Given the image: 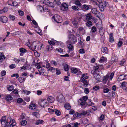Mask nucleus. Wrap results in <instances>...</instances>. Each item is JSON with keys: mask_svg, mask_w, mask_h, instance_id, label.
I'll return each instance as SVG.
<instances>
[{"mask_svg": "<svg viewBox=\"0 0 127 127\" xmlns=\"http://www.w3.org/2000/svg\"><path fill=\"white\" fill-rule=\"evenodd\" d=\"M6 117L3 116L0 119V122L2 127H8L9 126L10 127H13L16 124V123L14 119L12 120L11 124H10L12 119L11 117H9L6 120Z\"/></svg>", "mask_w": 127, "mask_h": 127, "instance_id": "1", "label": "nucleus"}, {"mask_svg": "<svg viewBox=\"0 0 127 127\" xmlns=\"http://www.w3.org/2000/svg\"><path fill=\"white\" fill-rule=\"evenodd\" d=\"M87 99V96L86 95L82 97V99L81 98L78 100V103L81 106L82 108H85L86 106L85 105L86 103H87L86 101Z\"/></svg>", "mask_w": 127, "mask_h": 127, "instance_id": "2", "label": "nucleus"}, {"mask_svg": "<svg viewBox=\"0 0 127 127\" xmlns=\"http://www.w3.org/2000/svg\"><path fill=\"white\" fill-rule=\"evenodd\" d=\"M42 46V44L40 42L37 41H34L32 43V46L33 49L40 50Z\"/></svg>", "mask_w": 127, "mask_h": 127, "instance_id": "3", "label": "nucleus"}, {"mask_svg": "<svg viewBox=\"0 0 127 127\" xmlns=\"http://www.w3.org/2000/svg\"><path fill=\"white\" fill-rule=\"evenodd\" d=\"M38 104L41 107H45L48 106V104L46 99H40L38 102Z\"/></svg>", "mask_w": 127, "mask_h": 127, "instance_id": "4", "label": "nucleus"}, {"mask_svg": "<svg viewBox=\"0 0 127 127\" xmlns=\"http://www.w3.org/2000/svg\"><path fill=\"white\" fill-rule=\"evenodd\" d=\"M103 68V65H102L97 64H96L95 65L93 69L94 71H92L93 73H97L100 70L102 69Z\"/></svg>", "mask_w": 127, "mask_h": 127, "instance_id": "5", "label": "nucleus"}, {"mask_svg": "<svg viewBox=\"0 0 127 127\" xmlns=\"http://www.w3.org/2000/svg\"><path fill=\"white\" fill-rule=\"evenodd\" d=\"M54 21L58 23H60L62 22V20L60 16L57 14L55 15L52 17Z\"/></svg>", "mask_w": 127, "mask_h": 127, "instance_id": "6", "label": "nucleus"}, {"mask_svg": "<svg viewBox=\"0 0 127 127\" xmlns=\"http://www.w3.org/2000/svg\"><path fill=\"white\" fill-rule=\"evenodd\" d=\"M69 42L71 43L74 44L76 42L77 40L75 36L72 34H70L69 36Z\"/></svg>", "mask_w": 127, "mask_h": 127, "instance_id": "7", "label": "nucleus"}, {"mask_svg": "<svg viewBox=\"0 0 127 127\" xmlns=\"http://www.w3.org/2000/svg\"><path fill=\"white\" fill-rule=\"evenodd\" d=\"M67 4L65 3H63L61 6V8L62 10L65 11L68 9Z\"/></svg>", "mask_w": 127, "mask_h": 127, "instance_id": "8", "label": "nucleus"}, {"mask_svg": "<svg viewBox=\"0 0 127 127\" xmlns=\"http://www.w3.org/2000/svg\"><path fill=\"white\" fill-rule=\"evenodd\" d=\"M91 73L94 75V77L96 80L98 81H100V77L98 73H93V71H91Z\"/></svg>", "mask_w": 127, "mask_h": 127, "instance_id": "9", "label": "nucleus"}, {"mask_svg": "<svg viewBox=\"0 0 127 127\" xmlns=\"http://www.w3.org/2000/svg\"><path fill=\"white\" fill-rule=\"evenodd\" d=\"M91 12H92L94 14L96 15V16L98 18H99V17L98 16V14H99L100 13L97 11L96 8H93L92 9Z\"/></svg>", "mask_w": 127, "mask_h": 127, "instance_id": "10", "label": "nucleus"}, {"mask_svg": "<svg viewBox=\"0 0 127 127\" xmlns=\"http://www.w3.org/2000/svg\"><path fill=\"white\" fill-rule=\"evenodd\" d=\"M8 19L6 16H2L0 17V21L3 23L6 22Z\"/></svg>", "mask_w": 127, "mask_h": 127, "instance_id": "11", "label": "nucleus"}, {"mask_svg": "<svg viewBox=\"0 0 127 127\" xmlns=\"http://www.w3.org/2000/svg\"><path fill=\"white\" fill-rule=\"evenodd\" d=\"M71 72L75 74L77 72L80 73V74L81 73V72L80 71L78 70L77 68L74 67H73L71 69Z\"/></svg>", "mask_w": 127, "mask_h": 127, "instance_id": "12", "label": "nucleus"}, {"mask_svg": "<svg viewBox=\"0 0 127 127\" xmlns=\"http://www.w3.org/2000/svg\"><path fill=\"white\" fill-rule=\"evenodd\" d=\"M101 50L102 54V55H104L106 54H107L108 52L107 48L105 47H102L101 48Z\"/></svg>", "mask_w": 127, "mask_h": 127, "instance_id": "13", "label": "nucleus"}, {"mask_svg": "<svg viewBox=\"0 0 127 127\" xmlns=\"http://www.w3.org/2000/svg\"><path fill=\"white\" fill-rule=\"evenodd\" d=\"M37 7L38 10L40 12H42L43 10L46 12H47L49 11L48 9L47 10L44 9L43 7L41 5L38 6Z\"/></svg>", "mask_w": 127, "mask_h": 127, "instance_id": "14", "label": "nucleus"}, {"mask_svg": "<svg viewBox=\"0 0 127 127\" xmlns=\"http://www.w3.org/2000/svg\"><path fill=\"white\" fill-rule=\"evenodd\" d=\"M87 74H83L81 77L82 81L83 83L87 82L86 79L87 78V77L86 75Z\"/></svg>", "mask_w": 127, "mask_h": 127, "instance_id": "15", "label": "nucleus"}, {"mask_svg": "<svg viewBox=\"0 0 127 127\" xmlns=\"http://www.w3.org/2000/svg\"><path fill=\"white\" fill-rule=\"evenodd\" d=\"M58 100L60 102H63L64 101V97L62 95H60L58 97Z\"/></svg>", "mask_w": 127, "mask_h": 127, "instance_id": "16", "label": "nucleus"}, {"mask_svg": "<svg viewBox=\"0 0 127 127\" xmlns=\"http://www.w3.org/2000/svg\"><path fill=\"white\" fill-rule=\"evenodd\" d=\"M71 21L72 24L75 27H78L79 26L78 23L75 19H72Z\"/></svg>", "mask_w": 127, "mask_h": 127, "instance_id": "17", "label": "nucleus"}, {"mask_svg": "<svg viewBox=\"0 0 127 127\" xmlns=\"http://www.w3.org/2000/svg\"><path fill=\"white\" fill-rule=\"evenodd\" d=\"M73 116L75 118H79L81 117V115L78 112H76L74 114Z\"/></svg>", "mask_w": 127, "mask_h": 127, "instance_id": "18", "label": "nucleus"}, {"mask_svg": "<svg viewBox=\"0 0 127 127\" xmlns=\"http://www.w3.org/2000/svg\"><path fill=\"white\" fill-rule=\"evenodd\" d=\"M107 61V58L105 57L102 56L99 60V62L100 63H102L103 62H106Z\"/></svg>", "mask_w": 127, "mask_h": 127, "instance_id": "19", "label": "nucleus"}, {"mask_svg": "<svg viewBox=\"0 0 127 127\" xmlns=\"http://www.w3.org/2000/svg\"><path fill=\"white\" fill-rule=\"evenodd\" d=\"M127 82H123L121 84V86L124 90H127V87H126Z\"/></svg>", "mask_w": 127, "mask_h": 127, "instance_id": "20", "label": "nucleus"}, {"mask_svg": "<svg viewBox=\"0 0 127 127\" xmlns=\"http://www.w3.org/2000/svg\"><path fill=\"white\" fill-rule=\"evenodd\" d=\"M109 76L107 75L104 76L103 78V82L104 84H106L108 80Z\"/></svg>", "mask_w": 127, "mask_h": 127, "instance_id": "21", "label": "nucleus"}, {"mask_svg": "<svg viewBox=\"0 0 127 127\" xmlns=\"http://www.w3.org/2000/svg\"><path fill=\"white\" fill-rule=\"evenodd\" d=\"M47 99L48 101L51 103H52L54 102V99L52 96H50L48 97Z\"/></svg>", "mask_w": 127, "mask_h": 127, "instance_id": "22", "label": "nucleus"}, {"mask_svg": "<svg viewBox=\"0 0 127 127\" xmlns=\"http://www.w3.org/2000/svg\"><path fill=\"white\" fill-rule=\"evenodd\" d=\"M8 4L9 5L16 6L18 5V3L15 1L13 2H11L10 3H8Z\"/></svg>", "mask_w": 127, "mask_h": 127, "instance_id": "23", "label": "nucleus"}, {"mask_svg": "<svg viewBox=\"0 0 127 127\" xmlns=\"http://www.w3.org/2000/svg\"><path fill=\"white\" fill-rule=\"evenodd\" d=\"M114 41L113 34L112 33H111L109 35V41L110 42H112Z\"/></svg>", "mask_w": 127, "mask_h": 127, "instance_id": "24", "label": "nucleus"}, {"mask_svg": "<svg viewBox=\"0 0 127 127\" xmlns=\"http://www.w3.org/2000/svg\"><path fill=\"white\" fill-rule=\"evenodd\" d=\"M99 3H100V5H101L105 8L106 7L108 3L107 2L105 1L101 2V1Z\"/></svg>", "mask_w": 127, "mask_h": 127, "instance_id": "25", "label": "nucleus"}, {"mask_svg": "<svg viewBox=\"0 0 127 127\" xmlns=\"http://www.w3.org/2000/svg\"><path fill=\"white\" fill-rule=\"evenodd\" d=\"M65 108L67 110L70 109L71 108V106L69 103H66L64 105Z\"/></svg>", "mask_w": 127, "mask_h": 127, "instance_id": "26", "label": "nucleus"}, {"mask_svg": "<svg viewBox=\"0 0 127 127\" xmlns=\"http://www.w3.org/2000/svg\"><path fill=\"white\" fill-rule=\"evenodd\" d=\"M79 32L80 33H81L82 34H85V31L83 28H79Z\"/></svg>", "mask_w": 127, "mask_h": 127, "instance_id": "27", "label": "nucleus"}, {"mask_svg": "<svg viewBox=\"0 0 127 127\" xmlns=\"http://www.w3.org/2000/svg\"><path fill=\"white\" fill-rule=\"evenodd\" d=\"M124 75H120L119 77L118 80L119 81H120L123 80L125 79V78H124Z\"/></svg>", "mask_w": 127, "mask_h": 127, "instance_id": "28", "label": "nucleus"}, {"mask_svg": "<svg viewBox=\"0 0 127 127\" xmlns=\"http://www.w3.org/2000/svg\"><path fill=\"white\" fill-rule=\"evenodd\" d=\"M94 20V17L92 16L90 13L88 14V21H92Z\"/></svg>", "mask_w": 127, "mask_h": 127, "instance_id": "29", "label": "nucleus"}, {"mask_svg": "<svg viewBox=\"0 0 127 127\" xmlns=\"http://www.w3.org/2000/svg\"><path fill=\"white\" fill-rule=\"evenodd\" d=\"M80 124H79L78 123H71L70 125L71 126V127H77L78 125H80Z\"/></svg>", "mask_w": 127, "mask_h": 127, "instance_id": "30", "label": "nucleus"}, {"mask_svg": "<svg viewBox=\"0 0 127 127\" xmlns=\"http://www.w3.org/2000/svg\"><path fill=\"white\" fill-rule=\"evenodd\" d=\"M43 121L42 120H37L35 122V124L36 125L40 124L42 123Z\"/></svg>", "mask_w": 127, "mask_h": 127, "instance_id": "31", "label": "nucleus"}, {"mask_svg": "<svg viewBox=\"0 0 127 127\" xmlns=\"http://www.w3.org/2000/svg\"><path fill=\"white\" fill-rule=\"evenodd\" d=\"M20 52L22 53H25L27 52V50L23 48H21L19 49Z\"/></svg>", "mask_w": 127, "mask_h": 127, "instance_id": "32", "label": "nucleus"}, {"mask_svg": "<svg viewBox=\"0 0 127 127\" xmlns=\"http://www.w3.org/2000/svg\"><path fill=\"white\" fill-rule=\"evenodd\" d=\"M27 122L25 120H22L20 122L21 125L25 126L27 124Z\"/></svg>", "mask_w": 127, "mask_h": 127, "instance_id": "33", "label": "nucleus"}, {"mask_svg": "<svg viewBox=\"0 0 127 127\" xmlns=\"http://www.w3.org/2000/svg\"><path fill=\"white\" fill-rule=\"evenodd\" d=\"M96 28L95 26H93L92 28L91 32L92 33L95 32L96 31Z\"/></svg>", "mask_w": 127, "mask_h": 127, "instance_id": "34", "label": "nucleus"}, {"mask_svg": "<svg viewBox=\"0 0 127 127\" xmlns=\"http://www.w3.org/2000/svg\"><path fill=\"white\" fill-rule=\"evenodd\" d=\"M25 79L23 77H20L18 79L19 81L21 83L24 82L25 80Z\"/></svg>", "mask_w": 127, "mask_h": 127, "instance_id": "35", "label": "nucleus"}, {"mask_svg": "<svg viewBox=\"0 0 127 127\" xmlns=\"http://www.w3.org/2000/svg\"><path fill=\"white\" fill-rule=\"evenodd\" d=\"M69 68V66L67 64H66L65 65L64 67V70L66 71H68Z\"/></svg>", "mask_w": 127, "mask_h": 127, "instance_id": "36", "label": "nucleus"}, {"mask_svg": "<svg viewBox=\"0 0 127 127\" xmlns=\"http://www.w3.org/2000/svg\"><path fill=\"white\" fill-rule=\"evenodd\" d=\"M79 113L81 115V117L82 115H84L86 114L87 112H85L83 111H79Z\"/></svg>", "mask_w": 127, "mask_h": 127, "instance_id": "37", "label": "nucleus"}, {"mask_svg": "<svg viewBox=\"0 0 127 127\" xmlns=\"http://www.w3.org/2000/svg\"><path fill=\"white\" fill-rule=\"evenodd\" d=\"M5 99L7 101L10 100L12 99V97L10 95H8L6 97Z\"/></svg>", "mask_w": 127, "mask_h": 127, "instance_id": "38", "label": "nucleus"}, {"mask_svg": "<svg viewBox=\"0 0 127 127\" xmlns=\"http://www.w3.org/2000/svg\"><path fill=\"white\" fill-rule=\"evenodd\" d=\"M68 48L69 50L70 51L72 50L74 48V46L72 45L71 44H68Z\"/></svg>", "mask_w": 127, "mask_h": 127, "instance_id": "39", "label": "nucleus"}, {"mask_svg": "<svg viewBox=\"0 0 127 127\" xmlns=\"http://www.w3.org/2000/svg\"><path fill=\"white\" fill-rule=\"evenodd\" d=\"M7 89L9 91H11L13 90L14 89V86L13 85H11L7 87Z\"/></svg>", "mask_w": 127, "mask_h": 127, "instance_id": "40", "label": "nucleus"}, {"mask_svg": "<svg viewBox=\"0 0 127 127\" xmlns=\"http://www.w3.org/2000/svg\"><path fill=\"white\" fill-rule=\"evenodd\" d=\"M82 9L84 11H86L87 10V5L85 4L83 5L82 7Z\"/></svg>", "mask_w": 127, "mask_h": 127, "instance_id": "41", "label": "nucleus"}, {"mask_svg": "<svg viewBox=\"0 0 127 127\" xmlns=\"http://www.w3.org/2000/svg\"><path fill=\"white\" fill-rule=\"evenodd\" d=\"M80 1L76 0L75 2V4L79 7H80L81 5V4L80 2Z\"/></svg>", "mask_w": 127, "mask_h": 127, "instance_id": "42", "label": "nucleus"}, {"mask_svg": "<svg viewBox=\"0 0 127 127\" xmlns=\"http://www.w3.org/2000/svg\"><path fill=\"white\" fill-rule=\"evenodd\" d=\"M55 110L56 111L55 113L56 115L58 116L60 115L61 114V112L60 111L58 110H57V109H56Z\"/></svg>", "mask_w": 127, "mask_h": 127, "instance_id": "43", "label": "nucleus"}, {"mask_svg": "<svg viewBox=\"0 0 127 127\" xmlns=\"http://www.w3.org/2000/svg\"><path fill=\"white\" fill-rule=\"evenodd\" d=\"M78 43L79 46L81 47H84V44L82 41L79 42Z\"/></svg>", "mask_w": 127, "mask_h": 127, "instance_id": "44", "label": "nucleus"}, {"mask_svg": "<svg viewBox=\"0 0 127 127\" xmlns=\"http://www.w3.org/2000/svg\"><path fill=\"white\" fill-rule=\"evenodd\" d=\"M52 46L50 45L47 46L46 47V49L48 51H51L52 49Z\"/></svg>", "mask_w": 127, "mask_h": 127, "instance_id": "45", "label": "nucleus"}, {"mask_svg": "<svg viewBox=\"0 0 127 127\" xmlns=\"http://www.w3.org/2000/svg\"><path fill=\"white\" fill-rule=\"evenodd\" d=\"M99 10L101 11H104L105 7L101 5H100V6H99Z\"/></svg>", "mask_w": 127, "mask_h": 127, "instance_id": "46", "label": "nucleus"}, {"mask_svg": "<svg viewBox=\"0 0 127 127\" xmlns=\"http://www.w3.org/2000/svg\"><path fill=\"white\" fill-rule=\"evenodd\" d=\"M48 70L53 72H55V69L54 68L51 66L48 69Z\"/></svg>", "mask_w": 127, "mask_h": 127, "instance_id": "47", "label": "nucleus"}, {"mask_svg": "<svg viewBox=\"0 0 127 127\" xmlns=\"http://www.w3.org/2000/svg\"><path fill=\"white\" fill-rule=\"evenodd\" d=\"M56 73L57 75H59L61 73V71L60 69L58 68H56Z\"/></svg>", "mask_w": 127, "mask_h": 127, "instance_id": "48", "label": "nucleus"}, {"mask_svg": "<svg viewBox=\"0 0 127 127\" xmlns=\"http://www.w3.org/2000/svg\"><path fill=\"white\" fill-rule=\"evenodd\" d=\"M109 91V89L107 88H105L103 90V92L104 93H108Z\"/></svg>", "mask_w": 127, "mask_h": 127, "instance_id": "49", "label": "nucleus"}, {"mask_svg": "<svg viewBox=\"0 0 127 127\" xmlns=\"http://www.w3.org/2000/svg\"><path fill=\"white\" fill-rule=\"evenodd\" d=\"M72 8L73 10L76 11L78 10L79 8L78 6H73L72 7Z\"/></svg>", "mask_w": 127, "mask_h": 127, "instance_id": "50", "label": "nucleus"}, {"mask_svg": "<svg viewBox=\"0 0 127 127\" xmlns=\"http://www.w3.org/2000/svg\"><path fill=\"white\" fill-rule=\"evenodd\" d=\"M79 52L80 54H84L85 53L84 49H81L79 50Z\"/></svg>", "mask_w": 127, "mask_h": 127, "instance_id": "51", "label": "nucleus"}, {"mask_svg": "<svg viewBox=\"0 0 127 127\" xmlns=\"http://www.w3.org/2000/svg\"><path fill=\"white\" fill-rule=\"evenodd\" d=\"M104 115L103 114H102L99 117V121H100V120L102 121L104 119Z\"/></svg>", "mask_w": 127, "mask_h": 127, "instance_id": "52", "label": "nucleus"}, {"mask_svg": "<svg viewBox=\"0 0 127 127\" xmlns=\"http://www.w3.org/2000/svg\"><path fill=\"white\" fill-rule=\"evenodd\" d=\"M19 15L21 16H22L24 15V13L23 11L21 10H19L18 11Z\"/></svg>", "mask_w": 127, "mask_h": 127, "instance_id": "53", "label": "nucleus"}, {"mask_svg": "<svg viewBox=\"0 0 127 127\" xmlns=\"http://www.w3.org/2000/svg\"><path fill=\"white\" fill-rule=\"evenodd\" d=\"M126 60L125 59H123L122 61L120 62V65H122L125 62Z\"/></svg>", "mask_w": 127, "mask_h": 127, "instance_id": "54", "label": "nucleus"}, {"mask_svg": "<svg viewBox=\"0 0 127 127\" xmlns=\"http://www.w3.org/2000/svg\"><path fill=\"white\" fill-rule=\"evenodd\" d=\"M9 17L11 20L12 21H14L15 19V17L13 15H9Z\"/></svg>", "mask_w": 127, "mask_h": 127, "instance_id": "55", "label": "nucleus"}, {"mask_svg": "<svg viewBox=\"0 0 127 127\" xmlns=\"http://www.w3.org/2000/svg\"><path fill=\"white\" fill-rule=\"evenodd\" d=\"M11 34L12 35H16L17 34L19 35L20 34L19 32L18 31L16 32H15L11 33Z\"/></svg>", "mask_w": 127, "mask_h": 127, "instance_id": "56", "label": "nucleus"}, {"mask_svg": "<svg viewBox=\"0 0 127 127\" xmlns=\"http://www.w3.org/2000/svg\"><path fill=\"white\" fill-rule=\"evenodd\" d=\"M93 89L95 91H97L99 89V87L98 86H95L93 88Z\"/></svg>", "mask_w": 127, "mask_h": 127, "instance_id": "57", "label": "nucleus"}, {"mask_svg": "<svg viewBox=\"0 0 127 127\" xmlns=\"http://www.w3.org/2000/svg\"><path fill=\"white\" fill-rule=\"evenodd\" d=\"M48 42L51 46L54 45L55 44V43L52 41L49 40L48 41Z\"/></svg>", "mask_w": 127, "mask_h": 127, "instance_id": "58", "label": "nucleus"}, {"mask_svg": "<svg viewBox=\"0 0 127 127\" xmlns=\"http://www.w3.org/2000/svg\"><path fill=\"white\" fill-rule=\"evenodd\" d=\"M23 100V99L20 98L17 99V102L18 103H21L22 102Z\"/></svg>", "mask_w": 127, "mask_h": 127, "instance_id": "59", "label": "nucleus"}, {"mask_svg": "<svg viewBox=\"0 0 127 127\" xmlns=\"http://www.w3.org/2000/svg\"><path fill=\"white\" fill-rule=\"evenodd\" d=\"M123 44V42L121 41H119L117 45L118 47H121Z\"/></svg>", "mask_w": 127, "mask_h": 127, "instance_id": "60", "label": "nucleus"}, {"mask_svg": "<svg viewBox=\"0 0 127 127\" xmlns=\"http://www.w3.org/2000/svg\"><path fill=\"white\" fill-rule=\"evenodd\" d=\"M99 33L100 34L101 36H103V35L104 34V32L101 30H100L99 31Z\"/></svg>", "mask_w": 127, "mask_h": 127, "instance_id": "61", "label": "nucleus"}, {"mask_svg": "<svg viewBox=\"0 0 127 127\" xmlns=\"http://www.w3.org/2000/svg\"><path fill=\"white\" fill-rule=\"evenodd\" d=\"M92 25V23L90 21H88V27H90Z\"/></svg>", "mask_w": 127, "mask_h": 127, "instance_id": "62", "label": "nucleus"}, {"mask_svg": "<svg viewBox=\"0 0 127 127\" xmlns=\"http://www.w3.org/2000/svg\"><path fill=\"white\" fill-rule=\"evenodd\" d=\"M35 105L33 104H31V105H30L29 108L30 109H33V107H35Z\"/></svg>", "mask_w": 127, "mask_h": 127, "instance_id": "63", "label": "nucleus"}, {"mask_svg": "<svg viewBox=\"0 0 127 127\" xmlns=\"http://www.w3.org/2000/svg\"><path fill=\"white\" fill-rule=\"evenodd\" d=\"M9 67L11 69H13L16 67V65L15 64H12L9 66Z\"/></svg>", "mask_w": 127, "mask_h": 127, "instance_id": "64", "label": "nucleus"}]
</instances>
